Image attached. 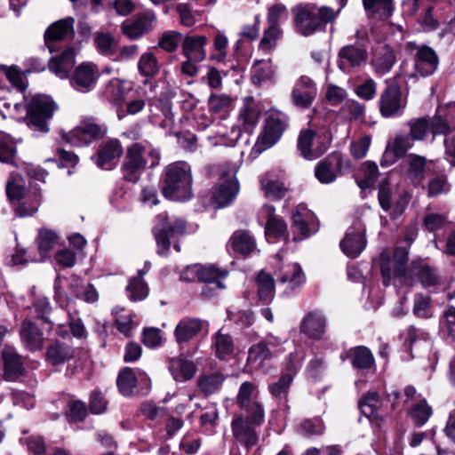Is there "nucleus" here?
<instances>
[{"label":"nucleus","instance_id":"nucleus-59","mask_svg":"<svg viewBox=\"0 0 455 455\" xmlns=\"http://www.w3.org/2000/svg\"><path fill=\"white\" fill-rule=\"evenodd\" d=\"M427 116L411 119L408 122L410 128V136L413 140H425L427 134L430 133V128Z\"/></svg>","mask_w":455,"mask_h":455},{"label":"nucleus","instance_id":"nucleus-1","mask_svg":"<svg viewBox=\"0 0 455 455\" xmlns=\"http://www.w3.org/2000/svg\"><path fill=\"white\" fill-rule=\"evenodd\" d=\"M159 162L158 150L148 141L133 142L126 148L121 166L123 179L131 183H137L146 169L157 166Z\"/></svg>","mask_w":455,"mask_h":455},{"label":"nucleus","instance_id":"nucleus-7","mask_svg":"<svg viewBox=\"0 0 455 455\" xmlns=\"http://www.w3.org/2000/svg\"><path fill=\"white\" fill-rule=\"evenodd\" d=\"M289 125L288 117L281 112H271L264 120V124L251 155L258 157L272 148L281 139Z\"/></svg>","mask_w":455,"mask_h":455},{"label":"nucleus","instance_id":"nucleus-22","mask_svg":"<svg viewBox=\"0 0 455 455\" xmlns=\"http://www.w3.org/2000/svg\"><path fill=\"white\" fill-rule=\"evenodd\" d=\"M75 19L67 17L53 22L44 33V42L50 52L54 51V44L60 41L72 40L75 36Z\"/></svg>","mask_w":455,"mask_h":455},{"label":"nucleus","instance_id":"nucleus-60","mask_svg":"<svg viewBox=\"0 0 455 455\" xmlns=\"http://www.w3.org/2000/svg\"><path fill=\"white\" fill-rule=\"evenodd\" d=\"M381 405L380 396L377 392H367L359 401V408L365 416H373Z\"/></svg>","mask_w":455,"mask_h":455},{"label":"nucleus","instance_id":"nucleus-14","mask_svg":"<svg viewBox=\"0 0 455 455\" xmlns=\"http://www.w3.org/2000/svg\"><path fill=\"white\" fill-rule=\"evenodd\" d=\"M156 20L153 10L137 12L131 20L121 24V32L130 40H138L154 29Z\"/></svg>","mask_w":455,"mask_h":455},{"label":"nucleus","instance_id":"nucleus-33","mask_svg":"<svg viewBox=\"0 0 455 455\" xmlns=\"http://www.w3.org/2000/svg\"><path fill=\"white\" fill-rule=\"evenodd\" d=\"M204 325L205 322L199 318H182L174 330L176 341L179 344L190 341L201 333Z\"/></svg>","mask_w":455,"mask_h":455},{"label":"nucleus","instance_id":"nucleus-49","mask_svg":"<svg viewBox=\"0 0 455 455\" xmlns=\"http://www.w3.org/2000/svg\"><path fill=\"white\" fill-rule=\"evenodd\" d=\"M228 275V271L220 268L215 265H201V274L199 282L215 283L217 288L224 289L225 285L222 280Z\"/></svg>","mask_w":455,"mask_h":455},{"label":"nucleus","instance_id":"nucleus-31","mask_svg":"<svg viewBox=\"0 0 455 455\" xmlns=\"http://www.w3.org/2000/svg\"><path fill=\"white\" fill-rule=\"evenodd\" d=\"M99 76L95 65L84 63L79 65L73 74L72 84L80 92H88L94 86Z\"/></svg>","mask_w":455,"mask_h":455},{"label":"nucleus","instance_id":"nucleus-42","mask_svg":"<svg viewBox=\"0 0 455 455\" xmlns=\"http://www.w3.org/2000/svg\"><path fill=\"white\" fill-rule=\"evenodd\" d=\"M75 50L73 47L66 48L60 55L52 57L48 63L49 69L59 76L66 77L74 66Z\"/></svg>","mask_w":455,"mask_h":455},{"label":"nucleus","instance_id":"nucleus-9","mask_svg":"<svg viewBox=\"0 0 455 455\" xmlns=\"http://www.w3.org/2000/svg\"><path fill=\"white\" fill-rule=\"evenodd\" d=\"M409 259L408 248L397 246L391 252L389 249H384L379 254V267L383 284L388 286L392 277H403L406 273V266Z\"/></svg>","mask_w":455,"mask_h":455},{"label":"nucleus","instance_id":"nucleus-61","mask_svg":"<svg viewBox=\"0 0 455 455\" xmlns=\"http://www.w3.org/2000/svg\"><path fill=\"white\" fill-rule=\"evenodd\" d=\"M183 38L182 34L178 31H166L159 38L157 45L164 52L172 53L176 52Z\"/></svg>","mask_w":455,"mask_h":455},{"label":"nucleus","instance_id":"nucleus-38","mask_svg":"<svg viewBox=\"0 0 455 455\" xmlns=\"http://www.w3.org/2000/svg\"><path fill=\"white\" fill-rule=\"evenodd\" d=\"M228 244L236 253L243 257L251 255L256 249V241L249 231L239 229L233 233Z\"/></svg>","mask_w":455,"mask_h":455},{"label":"nucleus","instance_id":"nucleus-34","mask_svg":"<svg viewBox=\"0 0 455 455\" xmlns=\"http://www.w3.org/2000/svg\"><path fill=\"white\" fill-rule=\"evenodd\" d=\"M325 318L318 311L308 312L299 325L300 332L307 338L320 340L325 332Z\"/></svg>","mask_w":455,"mask_h":455},{"label":"nucleus","instance_id":"nucleus-43","mask_svg":"<svg viewBox=\"0 0 455 455\" xmlns=\"http://www.w3.org/2000/svg\"><path fill=\"white\" fill-rule=\"evenodd\" d=\"M278 280L281 283H287V288L293 291L304 282L305 276L300 266L291 263L280 269Z\"/></svg>","mask_w":455,"mask_h":455},{"label":"nucleus","instance_id":"nucleus-19","mask_svg":"<svg viewBox=\"0 0 455 455\" xmlns=\"http://www.w3.org/2000/svg\"><path fill=\"white\" fill-rule=\"evenodd\" d=\"M44 324L32 317H26L21 321L19 331L20 340L29 351H38L43 348L44 343Z\"/></svg>","mask_w":455,"mask_h":455},{"label":"nucleus","instance_id":"nucleus-8","mask_svg":"<svg viewBox=\"0 0 455 455\" xmlns=\"http://www.w3.org/2000/svg\"><path fill=\"white\" fill-rule=\"evenodd\" d=\"M355 37L357 41L355 44L345 45L339 50L338 67L343 72H350L365 64L368 60L370 39L367 33L357 31Z\"/></svg>","mask_w":455,"mask_h":455},{"label":"nucleus","instance_id":"nucleus-18","mask_svg":"<svg viewBox=\"0 0 455 455\" xmlns=\"http://www.w3.org/2000/svg\"><path fill=\"white\" fill-rule=\"evenodd\" d=\"M317 95L315 83L307 76H301L295 83L291 100L292 104L299 109H309Z\"/></svg>","mask_w":455,"mask_h":455},{"label":"nucleus","instance_id":"nucleus-39","mask_svg":"<svg viewBox=\"0 0 455 455\" xmlns=\"http://www.w3.org/2000/svg\"><path fill=\"white\" fill-rule=\"evenodd\" d=\"M68 289L76 299L87 303L96 302L99 299V293L93 284L85 282L77 275L71 277Z\"/></svg>","mask_w":455,"mask_h":455},{"label":"nucleus","instance_id":"nucleus-54","mask_svg":"<svg viewBox=\"0 0 455 455\" xmlns=\"http://www.w3.org/2000/svg\"><path fill=\"white\" fill-rule=\"evenodd\" d=\"M351 363L356 369L368 370L374 364L371 352L365 347H356L351 350Z\"/></svg>","mask_w":455,"mask_h":455},{"label":"nucleus","instance_id":"nucleus-46","mask_svg":"<svg viewBox=\"0 0 455 455\" xmlns=\"http://www.w3.org/2000/svg\"><path fill=\"white\" fill-rule=\"evenodd\" d=\"M93 41L100 54L110 57L116 52L118 41L110 32H96Z\"/></svg>","mask_w":455,"mask_h":455},{"label":"nucleus","instance_id":"nucleus-12","mask_svg":"<svg viewBox=\"0 0 455 455\" xmlns=\"http://www.w3.org/2000/svg\"><path fill=\"white\" fill-rule=\"evenodd\" d=\"M386 88L379 96V112L383 117L389 118L400 115L406 102L403 99L402 89L395 78L386 81Z\"/></svg>","mask_w":455,"mask_h":455},{"label":"nucleus","instance_id":"nucleus-57","mask_svg":"<svg viewBox=\"0 0 455 455\" xmlns=\"http://www.w3.org/2000/svg\"><path fill=\"white\" fill-rule=\"evenodd\" d=\"M41 196L37 193L28 194L26 197L17 203L16 213L20 217H27L34 214L40 204Z\"/></svg>","mask_w":455,"mask_h":455},{"label":"nucleus","instance_id":"nucleus-56","mask_svg":"<svg viewBox=\"0 0 455 455\" xmlns=\"http://www.w3.org/2000/svg\"><path fill=\"white\" fill-rule=\"evenodd\" d=\"M292 380L293 373H283L277 381L268 385V391L275 398L286 399Z\"/></svg>","mask_w":455,"mask_h":455},{"label":"nucleus","instance_id":"nucleus-48","mask_svg":"<svg viewBox=\"0 0 455 455\" xmlns=\"http://www.w3.org/2000/svg\"><path fill=\"white\" fill-rule=\"evenodd\" d=\"M116 384L119 392L124 396H130L133 394L137 387V377L135 371L130 367L122 369L117 376Z\"/></svg>","mask_w":455,"mask_h":455},{"label":"nucleus","instance_id":"nucleus-20","mask_svg":"<svg viewBox=\"0 0 455 455\" xmlns=\"http://www.w3.org/2000/svg\"><path fill=\"white\" fill-rule=\"evenodd\" d=\"M365 245L364 226L360 220H356L340 241L339 246L347 257L355 259L363 251Z\"/></svg>","mask_w":455,"mask_h":455},{"label":"nucleus","instance_id":"nucleus-15","mask_svg":"<svg viewBox=\"0 0 455 455\" xmlns=\"http://www.w3.org/2000/svg\"><path fill=\"white\" fill-rule=\"evenodd\" d=\"M230 427L235 444L244 447L247 451L258 444L259 425L247 421L242 416H233Z\"/></svg>","mask_w":455,"mask_h":455},{"label":"nucleus","instance_id":"nucleus-37","mask_svg":"<svg viewBox=\"0 0 455 455\" xmlns=\"http://www.w3.org/2000/svg\"><path fill=\"white\" fill-rule=\"evenodd\" d=\"M254 285L257 298L260 302L268 304L273 300L275 292V282L269 273L264 269L259 271L254 277Z\"/></svg>","mask_w":455,"mask_h":455},{"label":"nucleus","instance_id":"nucleus-52","mask_svg":"<svg viewBox=\"0 0 455 455\" xmlns=\"http://www.w3.org/2000/svg\"><path fill=\"white\" fill-rule=\"evenodd\" d=\"M124 81L118 78H113L108 82L104 91L105 97L116 106H120L125 100L127 93L124 88Z\"/></svg>","mask_w":455,"mask_h":455},{"label":"nucleus","instance_id":"nucleus-16","mask_svg":"<svg viewBox=\"0 0 455 455\" xmlns=\"http://www.w3.org/2000/svg\"><path fill=\"white\" fill-rule=\"evenodd\" d=\"M260 114V108L253 98L246 97L239 110V125L232 128V134L238 139L241 136L242 132L251 133L259 123Z\"/></svg>","mask_w":455,"mask_h":455},{"label":"nucleus","instance_id":"nucleus-36","mask_svg":"<svg viewBox=\"0 0 455 455\" xmlns=\"http://www.w3.org/2000/svg\"><path fill=\"white\" fill-rule=\"evenodd\" d=\"M168 368L173 379L179 382L192 379L197 371L196 363L183 356L171 358Z\"/></svg>","mask_w":455,"mask_h":455},{"label":"nucleus","instance_id":"nucleus-27","mask_svg":"<svg viewBox=\"0 0 455 455\" xmlns=\"http://www.w3.org/2000/svg\"><path fill=\"white\" fill-rule=\"evenodd\" d=\"M438 64L439 58L431 47L427 45L417 47L414 55V70L418 75L423 77L433 75Z\"/></svg>","mask_w":455,"mask_h":455},{"label":"nucleus","instance_id":"nucleus-32","mask_svg":"<svg viewBox=\"0 0 455 455\" xmlns=\"http://www.w3.org/2000/svg\"><path fill=\"white\" fill-rule=\"evenodd\" d=\"M227 378L228 375L220 371L201 373L196 379V387L204 397H209L221 390Z\"/></svg>","mask_w":455,"mask_h":455},{"label":"nucleus","instance_id":"nucleus-2","mask_svg":"<svg viewBox=\"0 0 455 455\" xmlns=\"http://www.w3.org/2000/svg\"><path fill=\"white\" fill-rule=\"evenodd\" d=\"M291 14L295 31L300 36H310L324 31L326 25L336 19L338 12L328 6L306 3L292 7Z\"/></svg>","mask_w":455,"mask_h":455},{"label":"nucleus","instance_id":"nucleus-25","mask_svg":"<svg viewBox=\"0 0 455 455\" xmlns=\"http://www.w3.org/2000/svg\"><path fill=\"white\" fill-rule=\"evenodd\" d=\"M431 161L417 154H408L405 159L406 177L415 187L425 188L424 180L427 175Z\"/></svg>","mask_w":455,"mask_h":455},{"label":"nucleus","instance_id":"nucleus-40","mask_svg":"<svg viewBox=\"0 0 455 455\" xmlns=\"http://www.w3.org/2000/svg\"><path fill=\"white\" fill-rule=\"evenodd\" d=\"M212 348L220 360H228L235 351L233 337L223 329L219 330L212 337Z\"/></svg>","mask_w":455,"mask_h":455},{"label":"nucleus","instance_id":"nucleus-63","mask_svg":"<svg viewBox=\"0 0 455 455\" xmlns=\"http://www.w3.org/2000/svg\"><path fill=\"white\" fill-rule=\"evenodd\" d=\"M324 430L323 421L320 418L304 419L298 427V432L307 437L321 435Z\"/></svg>","mask_w":455,"mask_h":455},{"label":"nucleus","instance_id":"nucleus-47","mask_svg":"<svg viewBox=\"0 0 455 455\" xmlns=\"http://www.w3.org/2000/svg\"><path fill=\"white\" fill-rule=\"evenodd\" d=\"M283 30L282 28L267 26L262 34V37L259 43V50L270 53L277 46L278 41L283 37Z\"/></svg>","mask_w":455,"mask_h":455},{"label":"nucleus","instance_id":"nucleus-13","mask_svg":"<svg viewBox=\"0 0 455 455\" xmlns=\"http://www.w3.org/2000/svg\"><path fill=\"white\" fill-rule=\"evenodd\" d=\"M56 105L50 98L36 97L28 106V124L35 130L48 132V121L52 118Z\"/></svg>","mask_w":455,"mask_h":455},{"label":"nucleus","instance_id":"nucleus-35","mask_svg":"<svg viewBox=\"0 0 455 455\" xmlns=\"http://www.w3.org/2000/svg\"><path fill=\"white\" fill-rule=\"evenodd\" d=\"M410 271L424 288L443 284V278L437 269L429 265L412 262Z\"/></svg>","mask_w":455,"mask_h":455},{"label":"nucleus","instance_id":"nucleus-6","mask_svg":"<svg viewBox=\"0 0 455 455\" xmlns=\"http://www.w3.org/2000/svg\"><path fill=\"white\" fill-rule=\"evenodd\" d=\"M235 404L240 412L234 416H242L247 421L262 426L265 421V408L259 399L258 386L254 382L245 381L241 384Z\"/></svg>","mask_w":455,"mask_h":455},{"label":"nucleus","instance_id":"nucleus-11","mask_svg":"<svg viewBox=\"0 0 455 455\" xmlns=\"http://www.w3.org/2000/svg\"><path fill=\"white\" fill-rule=\"evenodd\" d=\"M331 144V138L325 134H317L312 129L301 130L297 141V147L301 156L306 159H315L323 156Z\"/></svg>","mask_w":455,"mask_h":455},{"label":"nucleus","instance_id":"nucleus-4","mask_svg":"<svg viewBox=\"0 0 455 455\" xmlns=\"http://www.w3.org/2000/svg\"><path fill=\"white\" fill-rule=\"evenodd\" d=\"M192 175L190 166L183 161H178L165 167L162 193L169 199L185 201L192 196Z\"/></svg>","mask_w":455,"mask_h":455},{"label":"nucleus","instance_id":"nucleus-24","mask_svg":"<svg viewBox=\"0 0 455 455\" xmlns=\"http://www.w3.org/2000/svg\"><path fill=\"white\" fill-rule=\"evenodd\" d=\"M292 228L298 235L293 237L294 241H300L309 237L318 230V223L313 213L305 209H297L291 216Z\"/></svg>","mask_w":455,"mask_h":455},{"label":"nucleus","instance_id":"nucleus-55","mask_svg":"<svg viewBox=\"0 0 455 455\" xmlns=\"http://www.w3.org/2000/svg\"><path fill=\"white\" fill-rule=\"evenodd\" d=\"M88 407L81 400H72L68 403L65 416L68 422H83L88 416Z\"/></svg>","mask_w":455,"mask_h":455},{"label":"nucleus","instance_id":"nucleus-3","mask_svg":"<svg viewBox=\"0 0 455 455\" xmlns=\"http://www.w3.org/2000/svg\"><path fill=\"white\" fill-rule=\"evenodd\" d=\"M208 171L210 176H217L220 180L211 189V203L217 209L230 205L240 190L234 167L229 163H224L209 166Z\"/></svg>","mask_w":455,"mask_h":455},{"label":"nucleus","instance_id":"nucleus-21","mask_svg":"<svg viewBox=\"0 0 455 455\" xmlns=\"http://www.w3.org/2000/svg\"><path fill=\"white\" fill-rule=\"evenodd\" d=\"M414 146V140L409 133L397 132L388 142L384 156L380 161L381 166H387L398 159L407 157V152Z\"/></svg>","mask_w":455,"mask_h":455},{"label":"nucleus","instance_id":"nucleus-5","mask_svg":"<svg viewBox=\"0 0 455 455\" xmlns=\"http://www.w3.org/2000/svg\"><path fill=\"white\" fill-rule=\"evenodd\" d=\"M156 220L157 224L153 228V235L157 247V253L159 255H167L172 241L174 249L177 251H180V245L178 240L186 234V222L180 219L171 222L167 212L159 213L156 216Z\"/></svg>","mask_w":455,"mask_h":455},{"label":"nucleus","instance_id":"nucleus-53","mask_svg":"<svg viewBox=\"0 0 455 455\" xmlns=\"http://www.w3.org/2000/svg\"><path fill=\"white\" fill-rule=\"evenodd\" d=\"M362 177L357 180V184L362 189L371 188L377 181L379 172L374 162L367 161L361 166Z\"/></svg>","mask_w":455,"mask_h":455},{"label":"nucleus","instance_id":"nucleus-41","mask_svg":"<svg viewBox=\"0 0 455 455\" xmlns=\"http://www.w3.org/2000/svg\"><path fill=\"white\" fill-rule=\"evenodd\" d=\"M396 61L394 49L385 44L378 50L371 60L374 71L379 75H384L391 70Z\"/></svg>","mask_w":455,"mask_h":455},{"label":"nucleus","instance_id":"nucleus-58","mask_svg":"<svg viewBox=\"0 0 455 455\" xmlns=\"http://www.w3.org/2000/svg\"><path fill=\"white\" fill-rule=\"evenodd\" d=\"M129 297L132 300L137 301L145 299L148 294V288L142 278V272H139V275L130 279L126 287Z\"/></svg>","mask_w":455,"mask_h":455},{"label":"nucleus","instance_id":"nucleus-44","mask_svg":"<svg viewBox=\"0 0 455 455\" xmlns=\"http://www.w3.org/2000/svg\"><path fill=\"white\" fill-rule=\"evenodd\" d=\"M260 188L265 196L275 201L283 199L289 192V188L284 182L273 179L269 174H266L261 178Z\"/></svg>","mask_w":455,"mask_h":455},{"label":"nucleus","instance_id":"nucleus-50","mask_svg":"<svg viewBox=\"0 0 455 455\" xmlns=\"http://www.w3.org/2000/svg\"><path fill=\"white\" fill-rule=\"evenodd\" d=\"M275 347L273 341L261 340L250 347L248 360L259 363L269 360L275 353Z\"/></svg>","mask_w":455,"mask_h":455},{"label":"nucleus","instance_id":"nucleus-23","mask_svg":"<svg viewBox=\"0 0 455 455\" xmlns=\"http://www.w3.org/2000/svg\"><path fill=\"white\" fill-rule=\"evenodd\" d=\"M124 153L123 146L118 139H108L101 142L95 155V164L102 169H111L116 160Z\"/></svg>","mask_w":455,"mask_h":455},{"label":"nucleus","instance_id":"nucleus-17","mask_svg":"<svg viewBox=\"0 0 455 455\" xmlns=\"http://www.w3.org/2000/svg\"><path fill=\"white\" fill-rule=\"evenodd\" d=\"M343 163L344 160L341 152H331L315 165V178L323 184L333 182L341 174Z\"/></svg>","mask_w":455,"mask_h":455},{"label":"nucleus","instance_id":"nucleus-10","mask_svg":"<svg viewBox=\"0 0 455 455\" xmlns=\"http://www.w3.org/2000/svg\"><path fill=\"white\" fill-rule=\"evenodd\" d=\"M107 132L105 124L97 123L93 118H85L70 132L62 133L61 139L72 146L81 147L104 138Z\"/></svg>","mask_w":455,"mask_h":455},{"label":"nucleus","instance_id":"nucleus-51","mask_svg":"<svg viewBox=\"0 0 455 455\" xmlns=\"http://www.w3.org/2000/svg\"><path fill=\"white\" fill-rule=\"evenodd\" d=\"M138 69L140 74L146 78L155 77L160 70L157 58L151 52H144L139 59Z\"/></svg>","mask_w":455,"mask_h":455},{"label":"nucleus","instance_id":"nucleus-28","mask_svg":"<svg viewBox=\"0 0 455 455\" xmlns=\"http://www.w3.org/2000/svg\"><path fill=\"white\" fill-rule=\"evenodd\" d=\"M264 210L267 214L265 224V235L267 239L273 241L289 240V232L284 220L275 214V208L273 205H265Z\"/></svg>","mask_w":455,"mask_h":455},{"label":"nucleus","instance_id":"nucleus-26","mask_svg":"<svg viewBox=\"0 0 455 455\" xmlns=\"http://www.w3.org/2000/svg\"><path fill=\"white\" fill-rule=\"evenodd\" d=\"M76 349L70 344L53 339L45 350V361L52 366L63 365L76 357Z\"/></svg>","mask_w":455,"mask_h":455},{"label":"nucleus","instance_id":"nucleus-62","mask_svg":"<svg viewBox=\"0 0 455 455\" xmlns=\"http://www.w3.org/2000/svg\"><path fill=\"white\" fill-rule=\"evenodd\" d=\"M413 313L420 318H429L433 315V301L430 296L417 294L413 303Z\"/></svg>","mask_w":455,"mask_h":455},{"label":"nucleus","instance_id":"nucleus-30","mask_svg":"<svg viewBox=\"0 0 455 455\" xmlns=\"http://www.w3.org/2000/svg\"><path fill=\"white\" fill-rule=\"evenodd\" d=\"M208 39L204 35H187L181 42V53L185 58L203 61L206 58Z\"/></svg>","mask_w":455,"mask_h":455},{"label":"nucleus","instance_id":"nucleus-29","mask_svg":"<svg viewBox=\"0 0 455 455\" xmlns=\"http://www.w3.org/2000/svg\"><path fill=\"white\" fill-rule=\"evenodd\" d=\"M4 362V377L14 381L26 372L22 357L12 347H5L2 351Z\"/></svg>","mask_w":455,"mask_h":455},{"label":"nucleus","instance_id":"nucleus-64","mask_svg":"<svg viewBox=\"0 0 455 455\" xmlns=\"http://www.w3.org/2000/svg\"><path fill=\"white\" fill-rule=\"evenodd\" d=\"M411 419L417 427L423 426L432 414L431 407L427 403L426 400L414 404L410 412Z\"/></svg>","mask_w":455,"mask_h":455},{"label":"nucleus","instance_id":"nucleus-45","mask_svg":"<svg viewBox=\"0 0 455 455\" xmlns=\"http://www.w3.org/2000/svg\"><path fill=\"white\" fill-rule=\"evenodd\" d=\"M368 15L377 20H386L393 12L392 0H363Z\"/></svg>","mask_w":455,"mask_h":455}]
</instances>
